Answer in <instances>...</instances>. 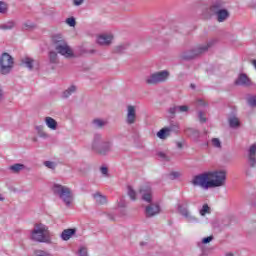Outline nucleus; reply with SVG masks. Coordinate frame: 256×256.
I'll return each mask as SVG.
<instances>
[{"label":"nucleus","mask_w":256,"mask_h":256,"mask_svg":"<svg viewBox=\"0 0 256 256\" xmlns=\"http://www.w3.org/2000/svg\"><path fill=\"white\" fill-rule=\"evenodd\" d=\"M52 191L66 207H71V205H73L75 196L73 195V190H71V188L55 183L52 186Z\"/></svg>","instance_id":"obj_1"},{"label":"nucleus","mask_w":256,"mask_h":256,"mask_svg":"<svg viewBox=\"0 0 256 256\" xmlns=\"http://www.w3.org/2000/svg\"><path fill=\"white\" fill-rule=\"evenodd\" d=\"M51 231L49 227L43 223H36L30 234V239L37 243H51Z\"/></svg>","instance_id":"obj_2"},{"label":"nucleus","mask_w":256,"mask_h":256,"mask_svg":"<svg viewBox=\"0 0 256 256\" xmlns=\"http://www.w3.org/2000/svg\"><path fill=\"white\" fill-rule=\"evenodd\" d=\"M53 47L59 55L65 57L66 59H73L75 57V52H73V48L67 44V41L61 35H55L52 38Z\"/></svg>","instance_id":"obj_3"},{"label":"nucleus","mask_w":256,"mask_h":256,"mask_svg":"<svg viewBox=\"0 0 256 256\" xmlns=\"http://www.w3.org/2000/svg\"><path fill=\"white\" fill-rule=\"evenodd\" d=\"M210 178V187L215 189L217 187H225L227 183V171L225 170H213L208 171Z\"/></svg>","instance_id":"obj_4"},{"label":"nucleus","mask_w":256,"mask_h":256,"mask_svg":"<svg viewBox=\"0 0 256 256\" xmlns=\"http://www.w3.org/2000/svg\"><path fill=\"white\" fill-rule=\"evenodd\" d=\"M112 147L113 143L111 141L102 142L101 135H95L92 149L96 151V153L99 155H107V153L111 151Z\"/></svg>","instance_id":"obj_5"},{"label":"nucleus","mask_w":256,"mask_h":256,"mask_svg":"<svg viewBox=\"0 0 256 256\" xmlns=\"http://www.w3.org/2000/svg\"><path fill=\"white\" fill-rule=\"evenodd\" d=\"M15 60L9 53H3L0 57V73L2 75H9V72L13 70Z\"/></svg>","instance_id":"obj_6"},{"label":"nucleus","mask_w":256,"mask_h":256,"mask_svg":"<svg viewBox=\"0 0 256 256\" xmlns=\"http://www.w3.org/2000/svg\"><path fill=\"white\" fill-rule=\"evenodd\" d=\"M169 71L162 70L158 72H154L146 77V83L148 85H157L159 83H165L167 79H169Z\"/></svg>","instance_id":"obj_7"},{"label":"nucleus","mask_w":256,"mask_h":256,"mask_svg":"<svg viewBox=\"0 0 256 256\" xmlns=\"http://www.w3.org/2000/svg\"><path fill=\"white\" fill-rule=\"evenodd\" d=\"M192 185H194V187H201V189H204L205 191L211 189L209 172H204L194 176L192 179Z\"/></svg>","instance_id":"obj_8"},{"label":"nucleus","mask_w":256,"mask_h":256,"mask_svg":"<svg viewBox=\"0 0 256 256\" xmlns=\"http://www.w3.org/2000/svg\"><path fill=\"white\" fill-rule=\"evenodd\" d=\"M223 5V2L217 1L210 8V11L216 15L217 21H219V23H223V21L229 18V11L223 9Z\"/></svg>","instance_id":"obj_9"},{"label":"nucleus","mask_w":256,"mask_h":256,"mask_svg":"<svg viewBox=\"0 0 256 256\" xmlns=\"http://www.w3.org/2000/svg\"><path fill=\"white\" fill-rule=\"evenodd\" d=\"M177 210L188 223H195L197 221V218L189 211V202L187 200L180 201L177 204Z\"/></svg>","instance_id":"obj_10"},{"label":"nucleus","mask_w":256,"mask_h":256,"mask_svg":"<svg viewBox=\"0 0 256 256\" xmlns=\"http://www.w3.org/2000/svg\"><path fill=\"white\" fill-rule=\"evenodd\" d=\"M212 45H215V40H210L207 45L198 46L196 49L186 53L184 55V59H194V57H197V55H201V53H205L209 47H212Z\"/></svg>","instance_id":"obj_11"},{"label":"nucleus","mask_w":256,"mask_h":256,"mask_svg":"<svg viewBox=\"0 0 256 256\" xmlns=\"http://www.w3.org/2000/svg\"><path fill=\"white\" fill-rule=\"evenodd\" d=\"M113 39H115V36L113 35V33L105 32V33H101L97 36L96 43H98V45L107 47V46L111 45V43H113Z\"/></svg>","instance_id":"obj_12"},{"label":"nucleus","mask_w":256,"mask_h":256,"mask_svg":"<svg viewBox=\"0 0 256 256\" xmlns=\"http://www.w3.org/2000/svg\"><path fill=\"white\" fill-rule=\"evenodd\" d=\"M137 121V106L128 105L126 108V123L133 125Z\"/></svg>","instance_id":"obj_13"},{"label":"nucleus","mask_w":256,"mask_h":256,"mask_svg":"<svg viewBox=\"0 0 256 256\" xmlns=\"http://www.w3.org/2000/svg\"><path fill=\"white\" fill-rule=\"evenodd\" d=\"M161 213V206L159 203H151L145 208L146 217H155Z\"/></svg>","instance_id":"obj_14"},{"label":"nucleus","mask_w":256,"mask_h":256,"mask_svg":"<svg viewBox=\"0 0 256 256\" xmlns=\"http://www.w3.org/2000/svg\"><path fill=\"white\" fill-rule=\"evenodd\" d=\"M140 195L142 196L143 201H146V203H151V201H153V192L149 186L141 188Z\"/></svg>","instance_id":"obj_15"},{"label":"nucleus","mask_w":256,"mask_h":256,"mask_svg":"<svg viewBox=\"0 0 256 256\" xmlns=\"http://www.w3.org/2000/svg\"><path fill=\"white\" fill-rule=\"evenodd\" d=\"M248 163L250 167H255L256 165V143L252 144L248 149Z\"/></svg>","instance_id":"obj_16"},{"label":"nucleus","mask_w":256,"mask_h":256,"mask_svg":"<svg viewBox=\"0 0 256 256\" xmlns=\"http://www.w3.org/2000/svg\"><path fill=\"white\" fill-rule=\"evenodd\" d=\"M44 123L51 131H57L58 123L54 118L47 116L44 118Z\"/></svg>","instance_id":"obj_17"},{"label":"nucleus","mask_w":256,"mask_h":256,"mask_svg":"<svg viewBox=\"0 0 256 256\" xmlns=\"http://www.w3.org/2000/svg\"><path fill=\"white\" fill-rule=\"evenodd\" d=\"M171 131H173V126L162 128L157 132L158 139H167L169 135H171Z\"/></svg>","instance_id":"obj_18"},{"label":"nucleus","mask_w":256,"mask_h":256,"mask_svg":"<svg viewBox=\"0 0 256 256\" xmlns=\"http://www.w3.org/2000/svg\"><path fill=\"white\" fill-rule=\"evenodd\" d=\"M189 111V106L181 105V106H174L169 109V113L171 115H175V113H187Z\"/></svg>","instance_id":"obj_19"},{"label":"nucleus","mask_w":256,"mask_h":256,"mask_svg":"<svg viewBox=\"0 0 256 256\" xmlns=\"http://www.w3.org/2000/svg\"><path fill=\"white\" fill-rule=\"evenodd\" d=\"M92 197L98 205H105L107 203V197L100 192L92 194Z\"/></svg>","instance_id":"obj_20"},{"label":"nucleus","mask_w":256,"mask_h":256,"mask_svg":"<svg viewBox=\"0 0 256 256\" xmlns=\"http://www.w3.org/2000/svg\"><path fill=\"white\" fill-rule=\"evenodd\" d=\"M236 85H244L245 87H248V85H251V80H249L247 75L240 74L236 80Z\"/></svg>","instance_id":"obj_21"},{"label":"nucleus","mask_w":256,"mask_h":256,"mask_svg":"<svg viewBox=\"0 0 256 256\" xmlns=\"http://www.w3.org/2000/svg\"><path fill=\"white\" fill-rule=\"evenodd\" d=\"M76 232L75 229H65L63 230V232L61 233V239L63 241H69V239H71L74 235V233Z\"/></svg>","instance_id":"obj_22"},{"label":"nucleus","mask_w":256,"mask_h":256,"mask_svg":"<svg viewBox=\"0 0 256 256\" xmlns=\"http://www.w3.org/2000/svg\"><path fill=\"white\" fill-rule=\"evenodd\" d=\"M76 92H77V86L71 85L62 93V97L64 99H67L68 97H71L73 93H76Z\"/></svg>","instance_id":"obj_23"},{"label":"nucleus","mask_w":256,"mask_h":256,"mask_svg":"<svg viewBox=\"0 0 256 256\" xmlns=\"http://www.w3.org/2000/svg\"><path fill=\"white\" fill-rule=\"evenodd\" d=\"M35 130L38 136L41 137L42 139H47L49 137V134L45 132V127L43 125L35 126Z\"/></svg>","instance_id":"obj_24"},{"label":"nucleus","mask_w":256,"mask_h":256,"mask_svg":"<svg viewBox=\"0 0 256 256\" xmlns=\"http://www.w3.org/2000/svg\"><path fill=\"white\" fill-rule=\"evenodd\" d=\"M10 171L12 173H19L20 171H23L25 169V165L23 164H13L9 167Z\"/></svg>","instance_id":"obj_25"},{"label":"nucleus","mask_w":256,"mask_h":256,"mask_svg":"<svg viewBox=\"0 0 256 256\" xmlns=\"http://www.w3.org/2000/svg\"><path fill=\"white\" fill-rule=\"evenodd\" d=\"M9 9V4L7 2L0 0V14L5 15Z\"/></svg>","instance_id":"obj_26"},{"label":"nucleus","mask_w":256,"mask_h":256,"mask_svg":"<svg viewBox=\"0 0 256 256\" xmlns=\"http://www.w3.org/2000/svg\"><path fill=\"white\" fill-rule=\"evenodd\" d=\"M128 197H130V199L132 201H136L137 200V192L133 189V187L128 186Z\"/></svg>","instance_id":"obj_27"},{"label":"nucleus","mask_w":256,"mask_h":256,"mask_svg":"<svg viewBox=\"0 0 256 256\" xmlns=\"http://www.w3.org/2000/svg\"><path fill=\"white\" fill-rule=\"evenodd\" d=\"M211 213V208H209V205L204 204L202 208L200 209V215L202 217H205L207 214Z\"/></svg>","instance_id":"obj_28"},{"label":"nucleus","mask_w":256,"mask_h":256,"mask_svg":"<svg viewBox=\"0 0 256 256\" xmlns=\"http://www.w3.org/2000/svg\"><path fill=\"white\" fill-rule=\"evenodd\" d=\"M229 124H230V127H239L240 125L239 118L235 116L230 117Z\"/></svg>","instance_id":"obj_29"},{"label":"nucleus","mask_w":256,"mask_h":256,"mask_svg":"<svg viewBox=\"0 0 256 256\" xmlns=\"http://www.w3.org/2000/svg\"><path fill=\"white\" fill-rule=\"evenodd\" d=\"M13 27H15V22H13V21H10V22L0 25V29H4V31L13 29Z\"/></svg>","instance_id":"obj_30"},{"label":"nucleus","mask_w":256,"mask_h":256,"mask_svg":"<svg viewBox=\"0 0 256 256\" xmlns=\"http://www.w3.org/2000/svg\"><path fill=\"white\" fill-rule=\"evenodd\" d=\"M94 127H105L107 125V121L101 120V119H96L93 121Z\"/></svg>","instance_id":"obj_31"},{"label":"nucleus","mask_w":256,"mask_h":256,"mask_svg":"<svg viewBox=\"0 0 256 256\" xmlns=\"http://www.w3.org/2000/svg\"><path fill=\"white\" fill-rule=\"evenodd\" d=\"M212 147H215L216 149H221V140L219 138H213L211 140Z\"/></svg>","instance_id":"obj_32"},{"label":"nucleus","mask_w":256,"mask_h":256,"mask_svg":"<svg viewBox=\"0 0 256 256\" xmlns=\"http://www.w3.org/2000/svg\"><path fill=\"white\" fill-rule=\"evenodd\" d=\"M127 206V203L125 202V198L121 197L119 201L117 202V208L118 209H125Z\"/></svg>","instance_id":"obj_33"},{"label":"nucleus","mask_w":256,"mask_h":256,"mask_svg":"<svg viewBox=\"0 0 256 256\" xmlns=\"http://www.w3.org/2000/svg\"><path fill=\"white\" fill-rule=\"evenodd\" d=\"M23 63H24V65H26V67H27L28 69H33V59H31V58H25V59L23 60Z\"/></svg>","instance_id":"obj_34"},{"label":"nucleus","mask_w":256,"mask_h":256,"mask_svg":"<svg viewBox=\"0 0 256 256\" xmlns=\"http://www.w3.org/2000/svg\"><path fill=\"white\" fill-rule=\"evenodd\" d=\"M169 179H179V177H181V173L180 172H170L168 175Z\"/></svg>","instance_id":"obj_35"},{"label":"nucleus","mask_w":256,"mask_h":256,"mask_svg":"<svg viewBox=\"0 0 256 256\" xmlns=\"http://www.w3.org/2000/svg\"><path fill=\"white\" fill-rule=\"evenodd\" d=\"M66 23L69 25V27H75V25H77L74 17L67 18Z\"/></svg>","instance_id":"obj_36"},{"label":"nucleus","mask_w":256,"mask_h":256,"mask_svg":"<svg viewBox=\"0 0 256 256\" xmlns=\"http://www.w3.org/2000/svg\"><path fill=\"white\" fill-rule=\"evenodd\" d=\"M44 165L48 169H55V167H57V164H55V162H51V161H45Z\"/></svg>","instance_id":"obj_37"},{"label":"nucleus","mask_w":256,"mask_h":256,"mask_svg":"<svg viewBox=\"0 0 256 256\" xmlns=\"http://www.w3.org/2000/svg\"><path fill=\"white\" fill-rule=\"evenodd\" d=\"M248 104L251 105V107H256V96H250L248 98Z\"/></svg>","instance_id":"obj_38"},{"label":"nucleus","mask_w":256,"mask_h":256,"mask_svg":"<svg viewBox=\"0 0 256 256\" xmlns=\"http://www.w3.org/2000/svg\"><path fill=\"white\" fill-rule=\"evenodd\" d=\"M49 57L51 63H57V54L55 52H50Z\"/></svg>","instance_id":"obj_39"},{"label":"nucleus","mask_w":256,"mask_h":256,"mask_svg":"<svg viewBox=\"0 0 256 256\" xmlns=\"http://www.w3.org/2000/svg\"><path fill=\"white\" fill-rule=\"evenodd\" d=\"M158 157L161 159V161H169L167 154H165L163 152H159Z\"/></svg>","instance_id":"obj_40"},{"label":"nucleus","mask_w":256,"mask_h":256,"mask_svg":"<svg viewBox=\"0 0 256 256\" xmlns=\"http://www.w3.org/2000/svg\"><path fill=\"white\" fill-rule=\"evenodd\" d=\"M33 27H35V25L29 21L23 24V29H33Z\"/></svg>","instance_id":"obj_41"},{"label":"nucleus","mask_w":256,"mask_h":256,"mask_svg":"<svg viewBox=\"0 0 256 256\" xmlns=\"http://www.w3.org/2000/svg\"><path fill=\"white\" fill-rule=\"evenodd\" d=\"M213 241V236H208L202 240V243L204 245H207V243H211Z\"/></svg>","instance_id":"obj_42"},{"label":"nucleus","mask_w":256,"mask_h":256,"mask_svg":"<svg viewBox=\"0 0 256 256\" xmlns=\"http://www.w3.org/2000/svg\"><path fill=\"white\" fill-rule=\"evenodd\" d=\"M100 171H101L102 175H104V177H107V175H108V173H109V170L107 169V167L102 166V167L100 168Z\"/></svg>","instance_id":"obj_43"},{"label":"nucleus","mask_w":256,"mask_h":256,"mask_svg":"<svg viewBox=\"0 0 256 256\" xmlns=\"http://www.w3.org/2000/svg\"><path fill=\"white\" fill-rule=\"evenodd\" d=\"M84 2L85 0H73V5L79 7L80 5H83Z\"/></svg>","instance_id":"obj_44"},{"label":"nucleus","mask_w":256,"mask_h":256,"mask_svg":"<svg viewBox=\"0 0 256 256\" xmlns=\"http://www.w3.org/2000/svg\"><path fill=\"white\" fill-rule=\"evenodd\" d=\"M198 117H199L201 123H205V121H207V118H205L203 116V112H199Z\"/></svg>","instance_id":"obj_45"},{"label":"nucleus","mask_w":256,"mask_h":256,"mask_svg":"<svg viewBox=\"0 0 256 256\" xmlns=\"http://www.w3.org/2000/svg\"><path fill=\"white\" fill-rule=\"evenodd\" d=\"M196 105H197L198 107H203V106H205V102H204L203 100H198V101L196 102Z\"/></svg>","instance_id":"obj_46"},{"label":"nucleus","mask_w":256,"mask_h":256,"mask_svg":"<svg viewBox=\"0 0 256 256\" xmlns=\"http://www.w3.org/2000/svg\"><path fill=\"white\" fill-rule=\"evenodd\" d=\"M0 99H3V90L0 89Z\"/></svg>","instance_id":"obj_47"},{"label":"nucleus","mask_w":256,"mask_h":256,"mask_svg":"<svg viewBox=\"0 0 256 256\" xmlns=\"http://www.w3.org/2000/svg\"><path fill=\"white\" fill-rule=\"evenodd\" d=\"M0 201H5V197L0 194Z\"/></svg>","instance_id":"obj_48"},{"label":"nucleus","mask_w":256,"mask_h":256,"mask_svg":"<svg viewBox=\"0 0 256 256\" xmlns=\"http://www.w3.org/2000/svg\"><path fill=\"white\" fill-rule=\"evenodd\" d=\"M177 145H178L179 148L183 147V146L181 145V142H178Z\"/></svg>","instance_id":"obj_49"}]
</instances>
